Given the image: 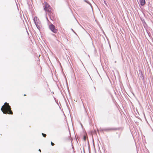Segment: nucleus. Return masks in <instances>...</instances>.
Here are the masks:
<instances>
[{
  "instance_id": "obj_5",
  "label": "nucleus",
  "mask_w": 153,
  "mask_h": 153,
  "mask_svg": "<svg viewBox=\"0 0 153 153\" xmlns=\"http://www.w3.org/2000/svg\"><path fill=\"white\" fill-rule=\"evenodd\" d=\"M114 130V129H113V128H108V129H106V130L107 131H111V130Z\"/></svg>"
},
{
  "instance_id": "obj_9",
  "label": "nucleus",
  "mask_w": 153,
  "mask_h": 153,
  "mask_svg": "<svg viewBox=\"0 0 153 153\" xmlns=\"http://www.w3.org/2000/svg\"><path fill=\"white\" fill-rule=\"evenodd\" d=\"M39 151L41 152V150H40V149H39Z\"/></svg>"
},
{
  "instance_id": "obj_7",
  "label": "nucleus",
  "mask_w": 153,
  "mask_h": 153,
  "mask_svg": "<svg viewBox=\"0 0 153 153\" xmlns=\"http://www.w3.org/2000/svg\"><path fill=\"white\" fill-rule=\"evenodd\" d=\"M42 134L44 137H46V135L45 134L42 133Z\"/></svg>"
},
{
  "instance_id": "obj_6",
  "label": "nucleus",
  "mask_w": 153,
  "mask_h": 153,
  "mask_svg": "<svg viewBox=\"0 0 153 153\" xmlns=\"http://www.w3.org/2000/svg\"><path fill=\"white\" fill-rule=\"evenodd\" d=\"M86 136L85 135H84V136H83V140L85 141L86 140Z\"/></svg>"
},
{
  "instance_id": "obj_4",
  "label": "nucleus",
  "mask_w": 153,
  "mask_h": 153,
  "mask_svg": "<svg viewBox=\"0 0 153 153\" xmlns=\"http://www.w3.org/2000/svg\"><path fill=\"white\" fill-rule=\"evenodd\" d=\"M140 3L141 5L144 6L146 4L145 0H140Z\"/></svg>"
},
{
  "instance_id": "obj_8",
  "label": "nucleus",
  "mask_w": 153,
  "mask_h": 153,
  "mask_svg": "<svg viewBox=\"0 0 153 153\" xmlns=\"http://www.w3.org/2000/svg\"><path fill=\"white\" fill-rule=\"evenodd\" d=\"M51 145L52 146H53L54 145V144L52 142H51Z\"/></svg>"
},
{
  "instance_id": "obj_10",
  "label": "nucleus",
  "mask_w": 153,
  "mask_h": 153,
  "mask_svg": "<svg viewBox=\"0 0 153 153\" xmlns=\"http://www.w3.org/2000/svg\"><path fill=\"white\" fill-rule=\"evenodd\" d=\"M26 94H25V95H24V96H26Z\"/></svg>"
},
{
  "instance_id": "obj_1",
  "label": "nucleus",
  "mask_w": 153,
  "mask_h": 153,
  "mask_svg": "<svg viewBox=\"0 0 153 153\" xmlns=\"http://www.w3.org/2000/svg\"><path fill=\"white\" fill-rule=\"evenodd\" d=\"M1 110L4 114H7L11 115L13 114L10 106L9 105V104L7 102L5 103L4 105L2 106Z\"/></svg>"
},
{
  "instance_id": "obj_3",
  "label": "nucleus",
  "mask_w": 153,
  "mask_h": 153,
  "mask_svg": "<svg viewBox=\"0 0 153 153\" xmlns=\"http://www.w3.org/2000/svg\"><path fill=\"white\" fill-rule=\"evenodd\" d=\"M45 7L44 8V9L48 12L51 11V8L50 6L46 2L45 3Z\"/></svg>"
},
{
  "instance_id": "obj_2",
  "label": "nucleus",
  "mask_w": 153,
  "mask_h": 153,
  "mask_svg": "<svg viewBox=\"0 0 153 153\" xmlns=\"http://www.w3.org/2000/svg\"><path fill=\"white\" fill-rule=\"evenodd\" d=\"M50 29L51 30L55 33H57L58 30L56 29L55 26L52 24H51L49 26Z\"/></svg>"
}]
</instances>
